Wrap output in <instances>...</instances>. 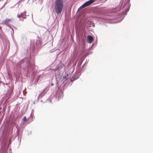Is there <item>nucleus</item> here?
Instances as JSON below:
<instances>
[{
  "label": "nucleus",
  "mask_w": 153,
  "mask_h": 153,
  "mask_svg": "<svg viewBox=\"0 0 153 153\" xmlns=\"http://www.w3.org/2000/svg\"><path fill=\"white\" fill-rule=\"evenodd\" d=\"M54 7L56 12L58 14L62 12L63 7V0H56Z\"/></svg>",
  "instance_id": "nucleus-1"
},
{
  "label": "nucleus",
  "mask_w": 153,
  "mask_h": 153,
  "mask_svg": "<svg viewBox=\"0 0 153 153\" xmlns=\"http://www.w3.org/2000/svg\"><path fill=\"white\" fill-rule=\"evenodd\" d=\"M96 1V0H90L85 2L80 7V8H82L88 6L93 3L94 2Z\"/></svg>",
  "instance_id": "nucleus-2"
},
{
  "label": "nucleus",
  "mask_w": 153,
  "mask_h": 153,
  "mask_svg": "<svg viewBox=\"0 0 153 153\" xmlns=\"http://www.w3.org/2000/svg\"><path fill=\"white\" fill-rule=\"evenodd\" d=\"M11 20V19L6 18L4 20H3L2 22V24L7 25L8 23L10 22Z\"/></svg>",
  "instance_id": "nucleus-3"
},
{
  "label": "nucleus",
  "mask_w": 153,
  "mask_h": 153,
  "mask_svg": "<svg viewBox=\"0 0 153 153\" xmlns=\"http://www.w3.org/2000/svg\"><path fill=\"white\" fill-rule=\"evenodd\" d=\"M93 40V37L91 36H88L87 37V41L89 43H91Z\"/></svg>",
  "instance_id": "nucleus-4"
},
{
  "label": "nucleus",
  "mask_w": 153,
  "mask_h": 153,
  "mask_svg": "<svg viewBox=\"0 0 153 153\" xmlns=\"http://www.w3.org/2000/svg\"><path fill=\"white\" fill-rule=\"evenodd\" d=\"M25 15L24 14H22L21 15H18V17L19 18L21 17L23 18H25Z\"/></svg>",
  "instance_id": "nucleus-5"
},
{
  "label": "nucleus",
  "mask_w": 153,
  "mask_h": 153,
  "mask_svg": "<svg viewBox=\"0 0 153 153\" xmlns=\"http://www.w3.org/2000/svg\"><path fill=\"white\" fill-rule=\"evenodd\" d=\"M76 56V55L75 53L74 54L73 57H74V60Z\"/></svg>",
  "instance_id": "nucleus-6"
},
{
  "label": "nucleus",
  "mask_w": 153,
  "mask_h": 153,
  "mask_svg": "<svg viewBox=\"0 0 153 153\" xmlns=\"http://www.w3.org/2000/svg\"><path fill=\"white\" fill-rule=\"evenodd\" d=\"M22 120L24 121H25L26 120V117L25 116L23 117Z\"/></svg>",
  "instance_id": "nucleus-7"
},
{
  "label": "nucleus",
  "mask_w": 153,
  "mask_h": 153,
  "mask_svg": "<svg viewBox=\"0 0 153 153\" xmlns=\"http://www.w3.org/2000/svg\"><path fill=\"white\" fill-rule=\"evenodd\" d=\"M54 84L53 83H52L51 84V86H53V85Z\"/></svg>",
  "instance_id": "nucleus-8"
},
{
  "label": "nucleus",
  "mask_w": 153,
  "mask_h": 153,
  "mask_svg": "<svg viewBox=\"0 0 153 153\" xmlns=\"http://www.w3.org/2000/svg\"><path fill=\"white\" fill-rule=\"evenodd\" d=\"M97 0H96V1Z\"/></svg>",
  "instance_id": "nucleus-9"
}]
</instances>
